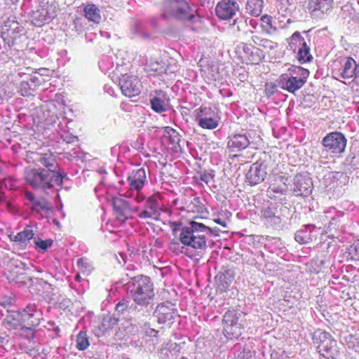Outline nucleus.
<instances>
[{
	"label": "nucleus",
	"instance_id": "19",
	"mask_svg": "<svg viewBox=\"0 0 359 359\" xmlns=\"http://www.w3.org/2000/svg\"><path fill=\"white\" fill-rule=\"evenodd\" d=\"M241 0H222L215 8L217 17L222 20L232 18L239 11V5L237 1Z\"/></svg>",
	"mask_w": 359,
	"mask_h": 359
},
{
	"label": "nucleus",
	"instance_id": "52",
	"mask_svg": "<svg viewBox=\"0 0 359 359\" xmlns=\"http://www.w3.org/2000/svg\"><path fill=\"white\" fill-rule=\"evenodd\" d=\"M34 243L35 245V248L39 252H45L48 250V248L52 246L53 241L52 239H46L43 241L39 238L37 239L34 238Z\"/></svg>",
	"mask_w": 359,
	"mask_h": 359
},
{
	"label": "nucleus",
	"instance_id": "48",
	"mask_svg": "<svg viewBox=\"0 0 359 359\" xmlns=\"http://www.w3.org/2000/svg\"><path fill=\"white\" fill-rule=\"evenodd\" d=\"M329 178L336 180L340 187L346 185L349 181V177L343 172H331L329 173Z\"/></svg>",
	"mask_w": 359,
	"mask_h": 359
},
{
	"label": "nucleus",
	"instance_id": "32",
	"mask_svg": "<svg viewBox=\"0 0 359 359\" xmlns=\"http://www.w3.org/2000/svg\"><path fill=\"white\" fill-rule=\"evenodd\" d=\"M34 232L30 226H27L23 231L18 232L16 235L10 236V239L18 243L22 249H25L28 243L34 238Z\"/></svg>",
	"mask_w": 359,
	"mask_h": 359
},
{
	"label": "nucleus",
	"instance_id": "37",
	"mask_svg": "<svg viewBox=\"0 0 359 359\" xmlns=\"http://www.w3.org/2000/svg\"><path fill=\"white\" fill-rule=\"evenodd\" d=\"M232 353L235 359H252V353L246 345H241V344H236L233 349Z\"/></svg>",
	"mask_w": 359,
	"mask_h": 359
},
{
	"label": "nucleus",
	"instance_id": "29",
	"mask_svg": "<svg viewBox=\"0 0 359 359\" xmlns=\"http://www.w3.org/2000/svg\"><path fill=\"white\" fill-rule=\"evenodd\" d=\"M179 239L182 243L187 246H190L196 250H205L207 248L205 240L202 241L201 237H196L193 233L191 236L180 233Z\"/></svg>",
	"mask_w": 359,
	"mask_h": 359
},
{
	"label": "nucleus",
	"instance_id": "38",
	"mask_svg": "<svg viewBox=\"0 0 359 359\" xmlns=\"http://www.w3.org/2000/svg\"><path fill=\"white\" fill-rule=\"evenodd\" d=\"M285 74L292 76L294 79H302L303 81L306 82L307 78L309 76V71L300 66L292 65Z\"/></svg>",
	"mask_w": 359,
	"mask_h": 359
},
{
	"label": "nucleus",
	"instance_id": "46",
	"mask_svg": "<svg viewBox=\"0 0 359 359\" xmlns=\"http://www.w3.org/2000/svg\"><path fill=\"white\" fill-rule=\"evenodd\" d=\"M297 58L301 64H304L307 62H311L313 60V56L310 53V48L307 43L299 48L297 52Z\"/></svg>",
	"mask_w": 359,
	"mask_h": 359
},
{
	"label": "nucleus",
	"instance_id": "36",
	"mask_svg": "<svg viewBox=\"0 0 359 359\" xmlns=\"http://www.w3.org/2000/svg\"><path fill=\"white\" fill-rule=\"evenodd\" d=\"M264 1L262 0H248L245 4V13L257 17L262 13Z\"/></svg>",
	"mask_w": 359,
	"mask_h": 359
},
{
	"label": "nucleus",
	"instance_id": "16",
	"mask_svg": "<svg viewBox=\"0 0 359 359\" xmlns=\"http://www.w3.org/2000/svg\"><path fill=\"white\" fill-rule=\"evenodd\" d=\"M163 143L174 153H180L182 151V144L185 141L180 139V135L177 130L171 127H165L163 128V135L162 137Z\"/></svg>",
	"mask_w": 359,
	"mask_h": 359
},
{
	"label": "nucleus",
	"instance_id": "21",
	"mask_svg": "<svg viewBox=\"0 0 359 359\" xmlns=\"http://www.w3.org/2000/svg\"><path fill=\"white\" fill-rule=\"evenodd\" d=\"M278 83L281 88L292 93H294L306 83L302 79H294V76L284 74L280 76Z\"/></svg>",
	"mask_w": 359,
	"mask_h": 359
},
{
	"label": "nucleus",
	"instance_id": "56",
	"mask_svg": "<svg viewBox=\"0 0 359 359\" xmlns=\"http://www.w3.org/2000/svg\"><path fill=\"white\" fill-rule=\"evenodd\" d=\"M34 327H26L22 326L20 328V336L28 340L33 339L35 337L34 334Z\"/></svg>",
	"mask_w": 359,
	"mask_h": 359
},
{
	"label": "nucleus",
	"instance_id": "1",
	"mask_svg": "<svg viewBox=\"0 0 359 359\" xmlns=\"http://www.w3.org/2000/svg\"><path fill=\"white\" fill-rule=\"evenodd\" d=\"M35 161L43 165L46 169H31L25 172L26 182L34 189L46 190L54 184L61 186L64 180L68 179L65 172L56 170L55 156L50 153L38 154Z\"/></svg>",
	"mask_w": 359,
	"mask_h": 359
},
{
	"label": "nucleus",
	"instance_id": "55",
	"mask_svg": "<svg viewBox=\"0 0 359 359\" xmlns=\"http://www.w3.org/2000/svg\"><path fill=\"white\" fill-rule=\"evenodd\" d=\"M286 191L287 186L285 184H283L282 186H276L275 184H272L269 187L267 192L269 194V196L272 198L276 197L274 194H284L286 192Z\"/></svg>",
	"mask_w": 359,
	"mask_h": 359
},
{
	"label": "nucleus",
	"instance_id": "34",
	"mask_svg": "<svg viewBox=\"0 0 359 359\" xmlns=\"http://www.w3.org/2000/svg\"><path fill=\"white\" fill-rule=\"evenodd\" d=\"M337 346V341L331 337L320 346H317L318 353L324 358H333L334 351Z\"/></svg>",
	"mask_w": 359,
	"mask_h": 359
},
{
	"label": "nucleus",
	"instance_id": "44",
	"mask_svg": "<svg viewBox=\"0 0 359 359\" xmlns=\"http://www.w3.org/2000/svg\"><path fill=\"white\" fill-rule=\"evenodd\" d=\"M214 172H215L212 170H210V171L204 170L198 172L194 177V181L199 185H202L203 182L208 184L211 181H213V178L215 177Z\"/></svg>",
	"mask_w": 359,
	"mask_h": 359
},
{
	"label": "nucleus",
	"instance_id": "63",
	"mask_svg": "<svg viewBox=\"0 0 359 359\" xmlns=\"http://www.w3.org/2000/svg\"><path fill=\"white\" fill-rule=\"evenodd\" d=\"M143 28L142 27V24L139 21H135L133 27H132L131 32L133 34L139 36L142 31Z\"/></svg>",
	"mask_w": 359,
	"mask_h": 359
},
{
	"label": "nucleus",
	"instance_id": "7",
	"mask_svg": "<svg viewBox=\"0 0 359 359\" xmlns=\"http://www.w3.org/2000/svg\"><path fill=\"white\" fill-rule=\"evenodd\" d=\"M325 217L328 219V222L325 225L327 233H330L334 237L346 232V225L348 217H346L344 212L331 207L325 212Z\"/></svg>",
	"mask_w": 359,
	"mask_h": 359
},
{
	"label": "nucleus",
	"instance_id": "61",
	"mask_svg": "<svg viewBox=\"0 0 359 359\" xmlns=\"http://www.w3.org/2000/svg\"><path fill=\"white\" fill-rule=\"evenodd\" d=\"M265 90L268 96H271L277 91V86L273 83H266Z\"/></svg>",
	"mask_w": 359,
	"mask_h": 359
},
{
	"label": "nucleus",
	"instance_id": "11",
	"mask_svg": "<svg viewBox=\"0 0 359 359\" xmlns=\"http://www.w3.org/2000/svg\"><path fill=\"white\" fill-rule=\"evenodd\" d=\"M135 211L138 212V217L141 219H157L161 214L159 201L155 196H149L143 207H136Z\"/></svg>",
	"mask_w": 359,
	"mask_h": 359
},
{
	"label": "nucleus",
	"instance_id": "54",
	"mask_svg": "<svg viewBox=\"0 0 359 359\" xmlns=\"http://www.w3.org/2000/svg\"><path fill=\"white\" fill-rule=\"evenodd\" d=\"M348 256L351 259L359 261V239L350 245L348 249Z\"/></svg>",
	"mask_w": 359,
	"mask_h": 359
},
{
	"label": "nucleus",
	"instance_id": "18",
	"mask_svg": "<svg viewBox=\"0 0 359 359\" xmlns=\"http://www.w3.org/2000/svg\"><path fill=\"white\" fill-rule=\"evenodd\" d=\"M219 230L216 228L211 229L202 223H199L195 221L189 222V226H184L182 229L181 233L191 236L193 233L196 237H201L203 240L206 241V236L215 234L218 236L217 231Z\"/></svg>",
	"mask_w": 359,
	"mask_h": 359
},
{
	"label": "nucleus",
	"instance_id": "24",
	"mask_svg": "<svg viewBox=\"0 0 359 359\" xmlns=\"http://www.w3.org/2000/svg\"><path fill=\"white\" fill-rule=\"evenodd\" d=\"M235 273L232 269L222 267L215 277L217 288L224 292L227 290L234 278Z\"/></svg>",
	"mask_w": 359,
	"mask_h": 359
},
{
	"label": "nucleus",
	"instance_id": "49",
	"mask_svg": "<svg viewBox=\"0 0 359 359\" xmlns=\"http://www.w3.org/2000/svg\"><path fill=\"white\" fill-rule=\"evenodd\" d=\"M146 69L149 72L161 74L165 72L166 68L165 64L162 62L150 61L149 63L147 64Z\"/></svg>",
	"mask_w": 359,
	"mask_h": 359
},
{
	"label": "nucleus",
	"instance_id": "5",
	"mask_svg": "<svg viewBox=\"0 0 359 359\" xmlns=\"http://www.w3.org/2000/svg\"><path fill=\"white\" fill-rule=\"evenodd\" d=\"M271 156L263 152L262 156L252 163L245 175V181L250 186H255L262 182L267 175L269 167L271 163Z\"/></svg>",
	"mask_w": 359,
	"mask_h": 359
},
{
	"label": "nucleus",
	"instance_id": "23",
	"mask_svg": "<svg viewBox=\"0 0 359 359\" xmlns=\"http://www.w3.org/2000/svg\"><path fill=\"white\" fill-rule=\"evenodd\" d=\"M142 311L133 301L131 302L129 297H123L115 306V313L120 315H130Z\"/></svg>",
	"mask_w": 359,
	"mask_h": 359
},
{
	"label": "nucleus",
	"instance_id": "10",
	"mask_svg": "<svg viewBox=\"0 0 359 359\" xmlns=\"http://www.w3.org/2000/svg\"><path fill=\"white\" fill-rule=\"evenodd\" d=\"M25 198L28 201L26 205L30 208L32 215L39 217H43L45 214L50 210V206L44 198H36L34 194L29 191L25 192Z\"/></svg>",
	"mask_w": 359,
	"mask_h": 359
},
{
	"label": "nucleus",
	"instance_id": "30",
	"mask_svg": "<svg viewBox=\"0 0 359 359\" xmlns=\"http://www.w3.org/2000/svg\"><path fill=\"white\" fill-rule=\"evenodd\" d=\"M288 210L286 206L281 205L278 213L271 217L264 224L274 229H282L286 222L285 214L288 212Z\"/></svg>",
	"mask_w": 359,
	"mask_h": 359
},
{
	"label": "nucleus",
	"instance_id": "64",
	"mask_svg": "<svg viewBox=\"0 0 359 359\" xmlns=\"http://www.w3.org/2000/svg\"><path fill=\"white\" fill-rule=\"evenodd\" d=\"M4 186L7 189H13L15 188V182L11 177L5 178L4 177Z\"/></svg>",
	"mask_w": 359,
	"mask_h": 359
},
{
	"label": "nucleus",
	"instance_id": "20",
	"mask_svg": "<svg viewBox=\"0 0 359 359\" xmlns=\"http://www.w3.org/2000/svg\"><path fill=\"white\" fill-rule=\"evenodd\" d=\"M333 4V0H309L308 10L311 15L322 18L329 11Z\"/></svg>",
	"mask_w": 359,
	"mask_h": 359
},
{
	"label": "nucleus",
	"instance_id": "17",
	"mask_svg": "<svg viewBox=\"0 0 359 359\" xmlns=\"http://www.w3.org/2000/svg\"><path fill=\"white\" fill-rule=\"evenodd\" d=\"M114 211L116 215V222L121 224L132 217V212H135L132 209L129 202L120 197H114L112 200Z\"/></svg>",
	"mask_w": 359,
	"mask_h": 359
},
{
	"label": "nucleus",
	"instance_id": "31",
	"mask_svg": "<svg viewBox=\"0 0 359 359\" xmlns=\"http://www.w3.org/2000/svg\"><path fill=\"white\" fill-rule=\"evenodd\" d=\"M180 346L176 342L170 341L162 345L158 351L159 357L162 359H174L179 354Z\"/></svg>",
	"mask_w": 359,
	"mask_h": 359
},
{
	"label": "nucleus",
	"instance_id": "47",
	"mask_svg": "<svg viewBox=\"0 0 359 359\" xmlns=\"http://www.w3.org/2000/svg\"><path fill=\"white\" fill-rule=\"evenodd\" d=\"M331 337L332 336L329 332L321 329H318L313 334V343L317 345V346H320Z\"/></svg>",
	"mask_w": 359,
	"mask_h": 359
},
{
	"label": "nucleus",
	"instance_id": "40",
	"mask_svg": "<svg viewBox=\"0 0 359 359\" xmlns=\"http://www.w3.org/2000/svg\"><path fill=\"white\" fill-rule=\"evenodd\" d=\"M83 11L88 20L95 23L100 22L101 20L100 10L95 4H88Z\"/></svg>",
	"mask_w": 359,
	"mask_h": 359
},
{
	"label": "nucleus",
	"instance_id": "35",
	"mask_svg": "<svg viewBox=\"0 0 359 359\" xmlns=\"http://www.w3.org/2000/svg\"><path fill=\"white\" fill-rule=\"evenodd\" d=\"M287 49L294 53L297 52L299 48L306 44L304 38L302 36L299 32H294L292 36L287 39Z\"/></svg>",
	"mask_w": 359,
	"mask_h": 359
},
{
	"label": "nucleus",
	"instance_id": "3",
	"mask_svg": "<svg viewBox=\"0 0 359 359\" xmlns=\"http://www.w3.org/2000/svg\"><path fill=\"white\" fill-rule=\"evenodd\" d=\"M161 16L164 19L174 18L191 22L200 20V17L194 13L186 0H164Z\"/></svg>",
	"mask_w": 359,
	"mask_h": 359
},
{
	"label": "nucleus",
	"instance_id": "13",
	"mask_svg": "<svg viewBox=\"0 0 359 359\" xmlns=\"http://www.w3.org/2000/svg\"><path fill=\"white\" fill-rule=\"evenodd\" d=\"M236 51L243 53L247 63L252 65H258L264 58V54L262 50L255 46H252L245 43H241L236 46Z\"/></svg>",
	"mask_w": 359,
	"mask_h": 359
},
{
	"label": "nucleus",
	"instance_id": "15",
	"mask_svg": "<svg viewBox=\"0 0 359 359\" xmlns=\"http://www.w3.org/2000/svg\"><path fill=\"white\" fill-rule=\"evenodd\" d=\"M312 189V180L307 174H298L295 175L292 189L295 196L306 197L311 194Z\"/></svg>",
	"mask_w": 359,
	"mask_h": 359
},
{
	"label": "nucleus",
	"instance_id": "53",
	"mask_svg": "<svg viewBox=\"0 0 359 359\" xmlns=\"http://www.w3.org/2000/svg\"><path fill=\"white\" fill-rule=\"evenodd\" d=\"M219 116L217 112L210 107H201L197 111L196 119H199L201 117H214Z\"/></svg>",
	"mask_w": 359,
	"mask_h": 359
},
{
	"label": "nucleus",
	"instance_id": "50",
	"mask_svg": "<svg viewBox=\"0 0 359 359\" xmlns=\"http://www.w3.org/2000/svg\"><path fill=\"white\" fill-rule=\"evenodd\" d=\"M278 208L273 204L263 207L261 210V219L265 223L271 217L278 213Z\"/></svg>",
	"mask_w": 359,
	"mask_h": 359
},
{
	"label": "nucleus",
	"instance_id": "57",
	"mask_svg": "<svg viewBox=\"0 0 359 359\" xmlns=\"http://www.w3.org/2000/svg\"><path fill=\"white\" fill-rule=\"evenodd\" d=\"M355 156L353 154H349L345 161L344 162V165L346 167L347 170H351V169H355L356 164L355 163Z\"/></svg>",
	"mask_w": 359,
	"mask_h": 359
},
{
	"label": "nucleus",
	"instance_id": "43",
	"mask_svg": "<svg viewBox=\"0 0 359 359\" xmlns=\"http://www.w3.org/2000/svg\"><path fill=\"white\" fill-rule=\"evenodd\" d=\"M118 320V318L115 316V313L107 314L103 317L100 329L102 332H105L116 325Z\"/></svg>",
	"mask_w": 359,
	"mask_h": 359
},
{
	"label": "nucleus",
	"instance_id": "62",
	"mask_svg": "<svg viewBox=\"0 0 359 359\" xmlns=\"http://www.w3.org/2000/svg\"><path fill=\"white\" fill-rule=\"evenodd\" d=\"M213 221L223 227H227L229 219L224 217L222 215H218L217 217L213 219Z\"/></svg>",
	"mask_w": 359,
	"mask_h": 359
},
{
	"label": "nucleus",
	"instance_id": "39",
	"mask_svg": "<svg viewBox=\"0 0 359 359\" xmlns=\"http://www.w3.org/2000/svg\"><path fill=\"white\" fill-rule=\"evenodd\" d=\"M220 118L219 116H214V117H201L199 119H196L198 125L208 130H213L216 128L219 123Z\"/></svg>",
	"mask_w": 359,
	"mask_h": 359
},
{
	"label": "nucleus",
	"instance_id": "58",
	"mask_svg": "<svg viewBox=\"0 0 359 359\" xmlns=\"http://www.w3.org/2000/svg\"><path fill=\"white\" fill-rule=\"evenodd\" d=\"M260 46H262V48H264L265 49L273 50L278 48L279 45L277 42H275L270 39L264 38Z\"/></svg>",
	"mask_w": 359,
	"mask_h": 359
},
{
	"label": "nucleus",
	"instance_id": "60",
	"mask_svg": "<svg viewBox=\"0 0 359 359\" xmlns=\"http://www.w3.org/2000/svg\"><path fill=\"white\" fill-rule=\"evenodd\" d=\"M61 137L62 140L66 142L67 143H73L75 141L78 140V137L75 135H73L72 134L69 133V132L64 131L61 134Z\"/></svg>",
	"mask_w": 359,
	"mask_h": 359
},
{
	"label": "nucleus",
	"instance_id": "8",
	"mask_svg": "<svg viewBox=\"0 0 359 359\" xmlns=\"http://www.w3.org/2000/svg\"><path fill=\"white\" fill-rule=\"evenodd\" d=\"M323 153L326 152L337 156L344 152L347 139L345 135L338 131L327 133L321 140Z\"/></svg>",
	"mask_w": 359,
	"mask_h": 359
},
{
	"label": "nucleus",
	"instance_id": "59",
	"mask_svg": "<svg viewBox=\"0 0 359 359\" xmlns=\"http://www.w3.org/2000/svg\"><path fill=\"white\" fill-rule=\"evenodd\" d=\"M77 266L83 271H86L90 269V264L87 258L81 257L78 259Z\"/></svg>",
	"mask_w": 359,
	"mask_h": 359
},
{
	"label": "nucleus",
	"instance_id": "42",
	"mask_svg": "<svg viewBox=\"0 0 359 359\" xmlns=\"http://www.w3.org/2000/svg\"><path fill=\"white\" fill-rule=\"evenodd\" d=\"M260 21L262 29L264 33L272 34L277 31L276 27L273 24V18L271 15L262 16Z\"/></svg>",
	"mask_w": 359,
	"mask_h": 359
},
{
	"label": "nucleus",
	"instance_id": "45",
	"mask_svg": "<svg viewBox=\"0 0 359 359\" xmlns=\"http://www.w3.org/2000/svg\"><path fill=\"white\" fill-rule=\"evenodd\" d=\"M90 346L89 339L86 332L80 331L76 335V347L79 351H84Z\"/></svg>",
	"mask_w": 359,
	"mask_h": 359
},
{
	"label": "nucleus",
	"instance_id": "12",
	"mask_svg": "<svg viewBox=\"0 0 359 359\" xmlns=\"http://www.w3.org/2000/svg\"><path fill=\"white\" fill-rule=\"evenodd\" d=\"M127 180L130 189L137 191L136 200L141 202L144 199L143 196L139 195V191L143 188L147 182L146 170L144 168H140L136 170H133L129 173Z\"/></svg>",
	"mask_w": 359,
	"mask_h": 359
},
{
	"label": "nucleus",
	"instance_id": "51",
	"mask_svg": "<svg viewBox=\"0 0 359 359\" xmlns=\"http://www.w3.org/2000/svg\"><path fill=\"white\" fill-rule=\"evenodd\" d=\"M151 109L157 112L162 113L167 110L165 100L158 97H154L150 101Z\"/></svg>",
	"mask_w": 359,
	"mask_h": 359
},
{
	"label": "nucleus",
	"instance_id": "14",
	"mask_svg": "<svg viewBox=\"0 0 359 359\" xmlns=\"http://www.w3.org/2000/svg\"><path fill=\"white\" fill-rule=\"evenodd\" d=\"M119 85L123 94L126 96L135 97L141 93L142 84L137 76L122 75Z\"/></svg>",
	"mask_w": 359,
	"mask_h": 359
},
{
	"label": "nucleus",
	"instance_id": "25",
	"mask_svg": "<svg viewBox=\"0 0 359 359\" xmlns=\"http://www.w3.org/2000/svg\"><path fill=\"white\" fill-rule=\"evenodd\" d=\"M54 16L55 12L53 11H49L47 8L41 6L32 12L31 15V21L34 25L41 27L51 20Z\"/></svg>",
	"mask_w": 359,
	"mask_h": 359
},
{
	"label": "nucleus",
	"instance_id": "6",
	"mask_svg": "<svg viewBox=\"0 0 359 359\" xmlns=\"http://www.w3.org/2000/svg\"><path fill=\"white\" fill-rule=\"evenodd\" d=\"M262 139L255 131H242L228 137L227 147L231 152H236L246 149L248 146L258 145Z\"/></svg>",
	"mask_w": 359,
	"mask_h": 359
},
{
	"label": "nucleus",
	"instance_id": "26",
	"mask_svg": "<svg viewBox=\"0 0 359 359\" xmlns=\"http://www.w3.org/2000/svg\"><path fill=\"white\" fill-rule=\"evenodd\" d=\"M339 71L343 79L353 78V81L355 82V77L358 76V67L356 62L352 57H345Z\"/></svg>",
	"mask_w": 359,
	"mask_h": 359
},
{
	"label": "nucleus",
	"instance_id": "28",
	"mask_svg": "<svg viewBox=\"0 0 359 359\" xmlns=\"http://www.w3.org/2000/svg\"><path fill=\"white\" fill-rule=\"evenodd\" d=\"M3 29L2 34H6L7 37H10L12 39L11 42L10 41L8 42V46L11 47L14 45L17 34L22 32L23 27L18 22L9 18L5 22Z\"/></svg>",
	"mask_w": 359,
	"mask_h": 359
},
{
	"label": "nucleus",
	"instance_id": "33",
	"mask_svg": "<svg viewBox=\"0 0 359 359\" xmlns=\"http://www.w3.org/2000/svg\"><path fill=\"white\" fill-rule=\"evenodd\" d=\"M38 86L39 79L34 76L28 81H22L20 83L19 92L24 97L34 96Z\"/></svg>",
	"mask_w": 359,
	"mask_h": 359
},
{
	"label": "nucleus",
	"instance_id": "4",
	"mask_svg": "<svg viewBox=\"0 0 359 359\" xmlns=\"http://www.w3.org/2000/svg\"><path fill=\"white\" fill-rule=\"evenodd\" d=\"M245 313L232 309L223 316V333L229 339H238L242 334L245 322Z\"/></svg>",
	"mask_w": 359,
	"mask_h": 359
},
{
	"label": "nucleus",
	"instance_id": "9",
	"mask_svg": "<svg viewBox=\"0 0 359 359\" xmlns=\"http://www.w3.org/2000/svg\"><path fill=\"white\" fill-rule=\"evenodd\" d=\"M178 316L175 304L170 301L158 304L154 311V316L159 324L171 325L175 317Z\"/></svg>",
	"mask_w": 359,
	"mask_h": 359
},
{
	"label": "nucleus",
	"instance_id": "41",
	"mask_svg": "<svg viewBox=\"0 0 359 359\" xmlns=\"http://www.w3.org/2000/svg\"><path fill=\"white\" fill-rule=\"evenodd\" d=\"M332 261V258L327 251H322L316 257L315 264L321 269L327 268Z\"/></svg>",
	"mask_w": 359,
	"mask_h": 359
},
{
	"label": "nucleus",
	"instance_id": "27",
	"mask_svg": "<svg viewBox=\"0 0 359 359\" xmlns=\"http://www.w3.org/2000/svg\"><path fill=\"white\" fill-rule=\"evenodd\" d=\"M20 314L25 319L30 320L29 325L32 327L37 326L40 323L41 312L34 304H29L20 311Z\"/></svg>",
	"mask_w": 359,
	"mask_h": 359
},
{
	"label": "nucleus",
	"instance_id": "22",
	"mask_svg": "<svg viewBox=\"0 0 359 359\" xmlns=\"http://www.w3.org/2000/svg\"><path fill=\"white\" fill-rule=\"evenodd\" d=\"M318 229L313 224L304 225L302 229L295 233V240L300 244L309 243L317 236Z\"/></svg>",
	"mask_w": 359,
	"mask_h": 359
},
{
	"label": "nucleus",
	"instance_id": "2",
	"mask_svg": "<svg viewBox=\"0 0 359 359\" xmlns=\"http://www.w3.org/2000/svg\"><path fill=\"white\" fill-rule=\"evenodd\" d=\"M121 283L124 290L142 311L153 305L155 292L154 283L149 276L138 275L128 277L126 279L122 278Z\"/></svg>",
	"mask_w": 359,
	"mask_h": 359
}]
</instances>
